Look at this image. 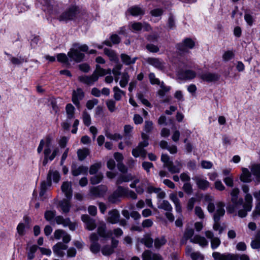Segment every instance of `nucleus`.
<instances>
[{"instance_id": "obj_47", "label": "nucleus", "mask_w": 260, "mask_h": 260, "mask_svg": "<svg viewBox=\"0 0 260 260\" xmlns=\"http://www.w3.org/2000/svg\"><path fill=\"white\" fill-rule=\"evenodd\" d=\"M129 78L127 73L124 72L122 74L121 79L119 82V84L121 87H124L126 86L129 81Z\"/></svg>"}, {"instance_id": "obj_36", "label": "nucleus", "mask_w": 260, "mask_h": 260, "mask_svg": "<svg viewBox=\"0 0 260 260\" xmlns=\"http://www.w3.org/2000/svg\"><path fill=\"white\" fill-rule=\"evenodd\" d=\"M113 92H114V99L115 101H120L122 95H125L124 91L121 90L119 87L117 86L114 87L113 89Z\"/></svg>"}, {"instance_id": "obj_33", "label": "nucleus", "mask_w": 260, "mask_h": 260, "mask_svg": "<svg viewBox=\"0 0 260 260\" xmlns=\"http://www.w3.org/2000/svg\"><path fill=\"white\" fill-rule=\"evenodd\" d=\"M77 155L79 160L82 161L84 160L86 157L89 154L90 151L88 148H84L83 149H80L77 151Z\"/></svg>"}, {"instance_id": "obj_7", "label": "nucleus", "mask_w": 260, "mask_h": 260, "mask_svg": "<svg viewBox=\"0 0 260 260\" xmlns=\"http://www.w3.org/2000/svg\"><path fill=\"white\" fill-rule=\"evenodd\" d=\"M195 46V42L190 38H185L182 43H178L176 45L177 49L181 52H187L188 49H192Z\"/></svg>"}, {"instance_id": "obj_1", "label": "nucleus", "mask_w": 260, "mask_h": 260, "mask_svg": "<svg viewBox=\"0 0 260 260\" xmlns=\"http://www.w3.org/2000/svg\"><path fill=\"white\" fill-rule=\"evenodd\" d=\"M88 50V47L86 44H81L75 43L73 44L72 47L68 53V56L71 61H74L80 62L83 60L85 54L81 52H86Z\"/></svg>"}, {"instance_id": "obj_46", "label": "nucleus", "mask_w": 260, "mask_h": 260, "mask_svg": "<svg viewBox=\"0 0 260 260\" xmlns=\"http://www.w3.org/2000/svg\"><path fill=\"white\" fill-rule=\"evenodd\" d=\"M105 136L107 138L115 141L121 140L122 138V136L119 134H112L108 131L106 132Z\"/></svg>"}, {"instance_id": "obj_26", "label": "nucleus", "mask_w": 260, "mask_h": 260, "mask_svg": "<svg viewBox=\"0 0 260 260\" xmlns=\"http://www.w3.org/2000/svg\"><path fill=\"white\" fill-rule=\"evenodd\" d=\"M61 189L62 191L64 193L67 199L70 200L72 197V190L71 183L64 182L61 186Z\"/></svg>"}, {"instance_id": "obj_55", "label": "nucleus", "mask_w": 260, "mask_h": 260, "mask_svg": "<svg viewBox=\"0 0 260 260\" xmlns=\"http://www.w3.org/2000/svg\"><path fill=\"white\" fill-rule=\"evenodd\" d=\"M153 128V123L151 121L146 120L145 121L144 130L146 133L152 132Z\"/></svg>"}, {"instance_id": "obj_28", "label": "nucleus", "mask_w": 260, "mask_h": 260, "mask_svg": "<svg viewBox=\"0 0 260 260\" xmlns=\"http://www.w3.org/2000/svg\"><path fill=\"white\" fill-rule=\"evenodd\" d=\"M180 78L185 80L192 79L196 76V73L194 71L190 70L183 71L179 74Z\"/></svg>"}, {"instance_id": "obj_53", "label": "nucleus", "mask_w": 260, "mask_h": 260, "mask_svg": "<svg viewBox=\"0 0 260 260\" xmlns=\"http://www.w3.org/2000/svg\"><path fill=\"white\" fill-rule=\"evenodd\" d=\"M55 215V211L48 210L45 212L44 217L46 220L51 221L54 218Z\"/></svg>"}, {"instance_id": "obj_31", "label": "nucleus", "mask_w": 260, "mask_h": 260, "mask_svg": "<svg viewBox=\"0 0 260 260\" xmlns=\"http://www.w3.org/2000/svg\"><path fill=\"white\" fill-rule=\"evenodd\" d=\"M75 108L71 104H68L66 106L67 120H71L75 117Z\"/></svg>"}, {"instance_id": "obj_42", "label": "nucleus", "mask_w": 260, "mask_h": 260, "mask_svg": "<svg viewBox=\"0 0 260 260\" xmlns=\"http://www.w3.org/2000/svg\"><path fill=\"white\" fill-rule=\"evenodd\" d=\"M6 55L10 57V60L11 62L15 65H19L22 63L24 62H26L23 57L20 56L19 57H12V55L7 53H5Z\"/></svg>"}, {"instance_id": "obj_21", "label": "nucleus", "mask_w": 260, "mask_h": 260, "mask_svg": "<svg viewBox=\"0 0 260 260\" xmlns=\"http://www.w3.org/2000/svg\"><path fill=\"white\" fill-rule=\"evenodd\" d=\"M60 178V174L58 171L49 170L47 177V181L48 182V185H51L52 180L53 182L57 183L59 181Z\"/></svg>"}, {"instance_id": "obj_45", "label": "nucleus", "mask_w": 260, "mask_h": 260, "mask_svg": "<svg viewBox=\"0 0 260 260\" xmlns=\"http://www.w3.org/2000/svg\"><path fill=\"white\" fill-rule=\"evenodd\" d=\"M103 178V174L99 173L91 177L90 178V181L92 184H96L99 183L102 180Z\"/></svg>"}, {"instance_id": "obj_16", "label": "nucleus", "mask_w": 260, "mask_h": 260, "mask_svg": "<svg viewBox=\"0 0 260 260\" xmlns=\"http://www.w3.org/2000/svg\"><path fill=\"white\" fill-rule=\"evenodd\" d=\"M198 76L203 81L207 82H215L219 79V76L218 74L210 72L199 74Z\"/></svg>"}, {"instance_id": "obj_6", "label": "nucleus", "mask_w": 260, "mask_h": 260, "mask_svg": "<svg viewBox=\"0 0 260 260\" xmlns=\"http://www.w3.org/2000/svg\"><path fill=\"white\" fill-rule=\"evenodd\" d=\"M232 204H229L226 207L228 213L232 214L237 211L239 208L243 205V199L242 198H239L238 196L231 197Z\"/></svg>"}, {"instance_id": "obj_54", "label": "nucleus", "mask_w": 260, "mask_h": 260, "mask_svg": "<svg viewBox=\"0 0 260 260\" xmlns=\"http://www.w3.org/2000/svg\"><path fill=\"white\" fill-rule=\"evenodd\" d=\"M93 74H95V75L99 76H103L106 75V70L102 68L100 65H96V69L93 72Z\"/></svg>"}, {"instance_id": "obj_22", "label": "nucleus", "mask_w": 260, "mask_h": 260, "mask_svg": "<svg viewBox=\"0 0 260 260\" xmlns=\"http://www.w3.org/2000/svg\"><path fill=\"white\" fill-rule=\"evenodd\" d=\"M135 176L131 173L120 174L116 179V184L120 185L123 182H128L133 180Z\"/></svg>"}, {"instance_id": "obj_50", "label": "nucleus", "mask_w": 260, "mask_h": 260, "mask_svg": "<svg viewBox=\"0 0 260 260\" xmlns=\"http://www.w3.org/2000/svg\"><path fill=\"white\" fill-rule=\"evenodd\" d=\"M101 162L95 163L91 165L89 171V174L90 175H94L96 174L98 170L101 168Z\"/></svg>"}, {"instance_id": "obj_11", "label": "nucleus", "mask_w": 260, "mask_h": 260, "mask_svg": "<svg viewBox=\"0 0 260 260\" xmlns=\"http://www.w3.org/2000/svg\"><path fill=\"white\" fill-rule=\"evenodd\" d=\"M206 237L210 240L211 247L213 250L217 248L221 244L219 238L214 237V233L211 231H207L205 233Z\"/></svg>"}, {"instance_id": "obj_57", "label": "nucleus", "mask_w": 260, "mask_h": 260, "mask_svg": "<svg viewBox=\"0 0 260 260\" xmlns=\"http://www.w3.org/2000/svg\"><path fill=\"white\" fill-rule=\"evenodd\" d=\"M146 48L149 52L152 53H157L159 51L158 46L151 43L147 44Z\"/></svg>"}, {"instance_id": "obj_61", "label": "nucleus", "mask_w": 260, "mask_h": 260, "mask_svg": "<svg viewBox=\"0 0 260 260\" xmlns=\"http://www.w3.org/2000/svg\"><path fill=\"white\" fill-rule=\"evenodd\" d=\"M98 103L99 101L96 99L88 100L86 103V106L88 109L91 110Z\"/></svg>"}, {"instance_id": "obj_64", "label": "nucleus", "mask_w": 260, "mask_h": 260, "mask_svg": "<svg viewBox=\"0 0 260 260\" xmlns=\"http://www.w3.org/2000/svg\"><path fill=\"white\" fill-rule=\"evenodd\" d=\"M190 257L192 260H203L204 256L200 252H194Z\"/></svg>"}, {"instance_id": "obj_63", "label": "nucleus", "mask_w": 260, "mask_h": 260, "mask_svg": "<svg viewBox=\"0 0 260 260\" xmlns=\"http://www.w3.org/2000/svg\"><path fill=\"white\" fill-rule=\"evenodd\" d=\"M195 214L200 219H204L205 215L202 208L200 206H196L194 209Z\"/></svg>"}, {"instance_id": "obj_3", "label": "nucleus", "mask_w": 260, "mask_h": 260, "mask_svg": "<svg viewBox=\"0 0 260 260\" xmlns=\"http://www.w3.org/2000/svg\"><path fill=\"white\" fill-rule=\"evenodd\" d=\"M242 190L246 194L244 197L245 202L243 205V209L238 211V216L241 218L247 216V212L250 211L252 207L253 198L249 193V187L248 185L245 184L242 186Z\"/></svg>"}, {"instance_id": "obj_34", "label": "nucleus", "mask_w": 260, "mask_h": 260, "mask_svg": "<svg viewBox=\"0 0 260 260\" xmlns=\"http://www.w3.org/2000/svg\"><path fill=\"white\" fill-rule=\"evenodd\" d=\"M98 233L99 235L103 238L110 237L112 235V231H110L108 232H106V225H103L100 226L98 229Z\"/></svg>"}, {"instance_id": "obj_15", "label": "nucleus", "mask_w": 260, "mask_h": 260, "mask_svg": "<svg viewBox=\"0 0 260 260\" xmlns=\"http://www.w3.org/2000/svg\"><path fill=\"white\" fill-rule=\"evenodd\" d=\"M88 170V167L83 165H72L71 167V172L74 176L87 174Z\"/></svg>"}, {"instance_id": "obj_27", "label": "nucleus", "mask_w": 260, "mask_h": 260, "mask_svg": "<svg viewBox=\"0 0 260 260\" xmlns=\"http://www.w3.org/2000/svg\"><path fill=\"white\" fill-rule=\"evenodd\" d=\"M120 58L122 63L126 66L134 64L138 59L137 57L132 58L130 56L125 53L121 54Z\"/></svg>"}, {"instance_id": "obj_59", "label": "nucleus", "mask_w": 260, "mask_h": 260, "mask_svg": "<svg viewBox=\"0 0 260 260\" xmlns=\"http://www.w3.org/2000/svg\"><path fill=\"white\" fill-rule=\"evenodd\" d=\"M153 253L149 250H146L142 253V257L143 260H152Z\"/></svg>"}, {"instance_id": "obj_2", "label": "nucleus", "mask_w": 260, "mask_h": 260, "mask_svg": "<svg viewBox=\"0 0 260 260\" xmlns=\"http://www.w3.org/2000/svg\"><path fill=\"white\" fill-rule=\"evenodd\" d=\"M194 230L191 228H186L184 231L183 236L181 240V244H184L188 240L193 243L198 244L202 247H206L208 245V242L204 237L199 235H195L193 237Z\"/></svg>"}, {"instance_id": "obj_39", "label": "nucleus", "mask_w": 260, "mask_h": 260, "mask_svg": "<svg viewBox=\"0 0 260 260\" xmlns=\"http://www.w3.org/2000/svg\"><path fill=\"white\" fill-rule=\"evenodd\" d=\"M159 209H163L167 212H172V207L170 203L167 200H163L158 205Z\"/></svg>"}, {"instance_id": "obj_9", "label": "nucleus", "mask_w": 260, "mask_h": 260, "mask_svg": "<svg viewBox=\"0 0 260 260\" xmlns=\"http://www.w3.org/2000/svg\"><path fill=\"white\" fill-rule=\"evenodd\" d=\"M107 188L105 185H99L95 187H91L90 189V196L94 198H102L104 196Z\"/></svg>"}, {"instance_id": "obj_35", "label": "nucleus", "mask_w": 260, "mask_h": 260, "mask_svg": "<svg viewBox=\"0 0 260 260\" xmlns=\"http://www.w3.org/2000/svg\"><path fill=\"white\" fill-rule=\"evenodd\" d=\"M128 11L132 15L134 16L143 15L144 14V10L138 6H134L130 8L128 10Z\"/></svg>"}, {"instance_id": "obj_19", "label": "nucleus", "mask_w": 260, "mask_h": 260, "mask_svg": "<svg viewBox=\"0 0 260 260\" xmlns=\"http://www.w3.org/2000/svg\"><path fill=\"white\" fill-rule=\"evenodd\" d=\"M192 179L196 182L198 188L200 189L206 190L209 186V182L199 176L193 177Z\"/></svg>"}, {"instance_id": "obj_38", "label": "nucleus", "mask_w": 260, "mask_h": 260, "mask_svg": "<svg viewBox=\"0 0 260 260\" xmlns=\"http://www.w3.org/2000/svg\"><path fill=\"white\" fill-rule=\"evenodd\" d=\"M39 1L45 7L44 10L49 14L53 13V6L49 0H39Z\"/></svg>"}, {"instance_id": "obj_49", "label": "nucleus", "mask_w": 260, "mask_h": 260, "mask_svg": "<svg viewBox=\"0 0 260 260\" xmlns=\"http://www.w3.org/2000/svg\"><path fill=\"white\" fill-rule=\"evenodd\" d=\"M101 251L104 255H110L114 252V249L111 246L105 245L102 248Z\"/></svg>"}, {"instance_id": "obj_37", "label": "nucleus", "mask_w": 260, "mask_h": 260, "mask_svg": "<svg viewBox=\"0 0 260 260\" xmlns=\"http://www.w3.org/2000/svg\"><path fill=\"white\" fill-rule=\"evenodd\" d=\"M140 242L144 244L148 248L152 247L153 240L149 235H146L140 240Z\"/></svg>"}, {"instance_id": "obj_12", "label": "nucleus", "mask_w": 260, "mask_h": 260, "mask_svg": "<svg viewBox=\"0 0 260 260\" xmlns=\"http://www.w3.org/2000/svg\"><path fill=\"white\" fill-rule=\"evenodd\" d=\"M91 245L90 246V251L93 253H97L100 250L101 246L98 243L99 237L95 233H92L90 236Z\"/></svg>"}, {"instance_id": "obj_17", "label": "nucleus", "mask_w": 260, "mask_h": 260, "mask_svg": "<svg viewBox=\"0 0 260 260\" xmlns=\"http://www.w3.org/2000/svg\"><path fill=\"white\" fill-rule=\"evenodd\" d=\"M98 76L95 75V74H92L91 76H81L78 77V80L80 82L83 83L88 85H91L98 80Z\"/></svg>"}, {"instance_id": "obj_29", "label": "nucleus", "mask_w": 260, "mask_h": 260, "mask_svg": "<svg viewBox=\"0 0 260 260\" xmlns=\"http://www.w3.org/2000/svg\"><path fill=\"white\" fill-rule=\"evenodd\" d=\"M240 179L244 183H249L252 181L251 173L247 168L242 169V173L240 176Z\"/></svg>"}, {"instance_id": "obj_30", "label": "nucleus", "mask_w": 260, "mask_h": 260, "mask_svg": "<svg viewBox=\"0 0 260 260\" xmlns=\"http://www.w3.org/2000/svg\"><path fill=\"white\" fill-rule=\"evenodd\" d=\"M59 152V149L58 147H55L53 149L52 153L50 155V156H45L44 159L43 160L42 164L44 166H45L47 165V164L48 162V161H52L56 156L58 154Z\"/></svg>"}, {"instance_id": "obj_4", "label": "nucleus", "mask_w": 260, "mask_h": 260, "mask_svg": "<svg viewBox=\"0 0 260 260\" xmlns=\"http://www.w3.org/2000/svg\"><path fill=\"white\" fill-rule=\"evenodd\" d=\"M212 257L215 260H250L249 257L245 254L239 256L238 254L232 253H220L219 252H214Z\"/></svg>"}, {"instance_id": "obj_62", "label": "nucleus", "mask_w": 260, "mask_h": 260, "mask_svg": "<svg viewBox=\"0 0 260 260\" xmlns=\"http://www.w3.org/2000/svg\"><path fill=\"white\" fill-rule=\"evenodd\" d=\"M234 56V53L231 51H227L224 53L222 58L224 61H228L232 59Z\"/></svg>"}, {"instance_id": "obj_18", "label": "nucleus", "mask_w": 260, "mask_h": 260, "mask_svg": "<svg viewBox=\"0 0 260 260\" xmlns=\"http://www.w3.org/2000/svg\"><path fill=\"white\" fill-rule=\"evenodd\" d=\"M120 214L117 209H112L109 211L107 221L112 223L115 224L119 221Z\"/></svg>"}, {"instance_id": "obj_48", "label": "nucleus", "mask_w": 260, "mask_h": 260, "mask_svg": "<svg viewBox=\"0 0 260 260\" xmlns=\"http://www.w3.org/2000/svg\"><path fill=\"white\" fill-rule=\"evenodd\" d=\"M82 120L84 124L88 126L91 124V117L89 113L86 111H84L82 114Z\"/></svg>"}, {"instance_id": "obj_5", "label": "nucleus", "mask_w": 260, "mask_h": 260, "mask_svg": "<svg viewBox=\"0 0 260 260\" xmlns=\"http://www.w3.org/2000/svg\"><path fill=\"white\" fill-rule=\"evenodd\" d=\"M77 7L72 6L64 11L58 18L59 21H68L74 19L79 13Z\"/></svg>"}, {"instance_id": "obj_14", "label": "nucleus", "mask_w": 260, "mask_h": 260, "mask_svg": "<svg viewBox=\"0 0 260 260\" xmlns=\"http://www.w3.org/2000/svg\"><path fill=\"white\" fill-rule=\"evenodd\" d=\"M217 209L213 215L214 221H219L220 218L225 214L224 204L222 202H219L216 204Z\"/></svg>"}, {"instance_id": "obj_13", "label": "nucleus", "mask_w": 260, "mask_h": 260, "mask_svg": "<svg viewBox=\"0 0 260 260\" xmlns=\"http://www.w3.org/2000/svg\"><path fill=\"white\" fill-rule=\"evenodd\" d=\"M68 246L59 242L52 247L53 253L57 256L62 257L64 255V250H67Z\"/></svg>"}, {"instance_id": "obj_20", "label": "nucleus", "mask_w": 260, "mask_h": 260, "mask_svg": "<svg viewBox=\"0 0 260 260\" xmlns=\"http://www.w3.org/2000/svg\"><path fill=\"white\" fill-rule=\"evenodd\" d=\"M146 61L148 64L159 70H161L164 68V63L163 61L159 58L155 57H148L146 59Z\"/></svg>"}, {"instance_id": "obj_23", "label": "nucleus", "mask_w": 260, "mask_h": 260, "mask_svg": "<svg viewBox=\"0 0 260 260\" xmlns=\"http://www.w3.org/2000/svg\"><path fill=\"white\" fill-rule=\"evenodd\" d=\"M82 220L86 224L87 229L90 231L96 228L95 220L91 218L88 215H83L81 216Z\"/></svg>"}, {"instance_id": "obj_44", "label": "nucleus", "mask_w": 260, "mask_h": 260, "mask_svg": "<svg viewBox=\"0 0 260 260\" xmlns=\"http://www.w3.org/2000/svg\"><path fill=\"white\" fill-rule=\"evenodd\" d=\"M123 189L124 190L123 197L129 198L133 200L137 199V195L134 191L129 190L128 188H124L123 187Z\"/></svg>"}, {"instance_id": "obj_41", "label": "nucleus", "mask_w": 260, "mask_h": 260, "mask_svg": "<svg viewBox=\"0 0 260 260\" xmlns=\"http://www.w3.org/2000/svg\"><path fill=\"white\" fill-rule=\"evenodd\" d=\"M55 220L57 224H62L63 226H67L70 222L69 218H64L62 216L59 215L55 217Z\"/></svg>"}, {"instance_id": "obj_8", "label": "nucleus", "mask_w": 260, "mask_h": 260, "mask_svg": "<svg viewBox=\"0 0 260 260\" xmlns=\"http://www.w3.org/2000/svg\"><path fill=\"white\" fill-rule=\"evenodd\" d=\"M124 190L123 187L118 185L117 189L108 197L109 202L112 204H115L120 201L119 198L123 197V194L124 193Z\"/></svg>"}, {"instance_id": "obj_10", "label": "nucleus", "mask_w": 260, "mask_h": 260, "mask_svg": "<svg viewBox=\"0 0 260 260\" xmlns=\"http://www.w3.org/2000/svg\"><path fill=\"white\" fill-rule=\"evenodd\" d=\"M84 97V92L80 88H78L76 90H74L72 93V101L77 107H80V102L82 100Z\"/></svg>"}, {"instance_id": "obj_60", "label": "nucleus", "mask_w": 260, "mask_h": 260, "mask_svg": "<svg viewBox=\"0 0 260 260\" xmlns=\"http://www.w3.org/2000/svg\"><path fill=\"white\" fill-rule=\"evenodd\" d=\"M57 60L61 63H68L69 58L64 53H59L57 55Z\"/></svg>"}, {"instance_id": "obj_52", "label": "nucleus", "mask_w": 260, "mask_h": 260, "mask_svg": "<svg viewBox=\"0 0 260 260\" xmlns=\"http://www.w3.org/2000/svg\"><path fill=\"white\" fill-rule=\"evenodd\" d=\"M143 28V24L141 22H134L131 24L132 31L134 32L141 30Z\"/></svg>"}, {"instance_id": "obj_43", "label": "nucleus", "mask_w": 260, "mask_h": 260, "mask_svg": "<svg viewBox=\"0 0 260 260\" xmlns=\"http://www.w3.org/2000/svg\"><path fill=\"white\" fill-rule=\"evenodd\" d=\"M160 87L161 89L158 91L157 94L160 97L162 98L167 92L170 91L171 87L166 86L163 82L160 84Z\"/></svg>"}, {"instance_id": "obj_56", "label": "nucleus", "mask_w": 260, "mask_h": 260, "mask_svg": "<svg viewBox=\"0 0 260 260\" xmlns=\"http://www.w3.org/2000/svg\"><path fill=\"white\" fill-rule=\"evenodd\" d=\"M106 105L111 112H113L116 109V103L113 100H108L106 101Z\"/></svg>"}, {"instance_id": "obj_24", "label": "nucleus", "mask_w": 260, "mask_h": 260, "mask_svg": "<svg viewBox=\"0 0 260 260\" xmlns=\"http://www.w3.org/2000/svg\"><path fill=\"white\" fill-rule=\"evenodd\" d=\"M166 168L171 174L179 173L182 168V164L177 160L174 163L172 161Z\"/></svg>"}, {"instance_id": "obj_40", "label": "nucleus", "mask_w": 260, "mask_h": 260, "mask_svg": "<svg viewBox=\"0 0 260 260\" xmlns=\"http://www.w3.org/2000/svg\"><path fill=\"white\" fill-rule=\"evenodd\" d=\"M167 240L164 236H161L160 237H157L154 240V246L156 248L159 249L162 246L166 244L167 243Z\"/></svg>"}, {"instance_id": "obj_51", "label": "nucleus", "mask_w": 260, "mask_h": 260, "mask_svg": "<svg viewBox=\"0 0 260 260\" xmlns=\"http://www.w3.org/2000/svg\"><path fill=\"white\" fill-rule=\"evenodd\" d=\"M251 171L254 176L260 178V164L252 165L251 168Z\"/></svg>"}, {"instance_id": "obj_25", "label": "nucleus", "mask_w": 260, "mask_h": 260, "mask_svg": "<svg viewBox=\"0 0 260 260\" xmlns=\"http://www.w3.org/2000/svg\"><path fill=\"white\" fill-rule=\"evenodd\" d=\"M104 53L108 57L111 61H113L115 63H118L119 62L118 57L115 51L111 49L105 48L104 49Z\"/></svg>"}, {"instance_id": "obj_32", "label": "nucleus", "mask_w": 260, "mask_h": 260, "mask_svg": "<svg viewBox=\"0 0 260 260\" xmlns=\"http://www.w3.org/2000/svg\"><path fill=\"white\" fill-rule=\"evenodd\" d=\"M59 206L60 207L63 213H68L71 208V204L68 199H64L59 202Z\"/></svg>"}, {"instance_id": "obj_58", "label": "nucleus", "mask_w": 260, "mask_h": 260, "mask_svg": "<svg viewBox=\"0 0 260 260\" xmlns=\"http://www.w3.org/2000/svg\"><path fill=\"white\" fill-rule=\"evenodd\" d=\"M144 150L145 149H143L140 146H138L137 147L132 150V155L135 157H138L140 156Z\"/></svg>"}]
</instances>
